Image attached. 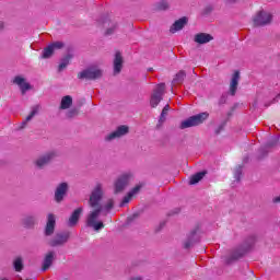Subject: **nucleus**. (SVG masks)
I'll use <instances>...</instances> for the list:
<instances>
[{
  "label": "nucleus",
  "mask_w": 280,
  "mask_h": 280,
  "mask_svg": "<svg viewBox=\"0 0 280 280\" xmlns=\"http://www.w3.org/2000/svg\"><path fill=\"white\" fill-rule=\"evenodd\" d=\"M240 176H242V166H238L234 172V177L236 180H240Z\"/></svg>",
  "instance_id": "nucleus-29"
},
{
  "label": "nucleus",
  "mask_w": 280,
  "mask_h": 280,
  "mask_svg": "<svg viewBox=\"0 0 280 280\" xmlns=\"http://www.w3.org/2000/svg\"><path fill=\"white\" fill-rule=\"evenodd\" d=\"M188 21L189 20L185 16L175 21V23L170 28V33L176 34V32H180V30H183V27H185L187 25Z\"/></svg>",
  "instance_id": "nucleus-14"
},
{
  "label": "nucleus",
  "mask_w": 280,
  "mask_h": 280,
  "mask_svg": "<svg viewBox=\"0 0 280 280\" xmlns=\"http://www.w3.org/2000/svg\"><path fill=\"white\" fill-rule=\"evenodd\" d=\"M71 104H73V98L69 95L63 96L61 98V104H60L61 110H67V108H71Z\"/></svg>",
  "instance_id": "nucleus-22"
},
{
  "label": "nucleus",
  "mask_w": 280,
  "mask_h": 280,
  "mask_svg": "<svg viewBox=\"0 0 280 280\" xmlns=\"http://www.w3.org/2000/svg\"><path fill=\"white\" fill-rule=\"evenodd\" d=\"M102 198H104V187L102 184H96L90 195L89 206L91 210L85 220L86 226L94 231H102V229H104V222L100 220V215H102V211L108 213L115 205L113 199H108L107 202L103 205Z\"/></svg>",
  "instance_id": "nucleus-1"
},
{
  "label": "nucleus",
  "mask_w": 280,
  "mask_h": 280,
  "mask_svg": "<svg viewBox=\"0 0 280 280\" xmlns=\"http://www.w3.org/2000/svg\"><path fill=\"white\" fill-rule=\"evenodd\" d=\"M131 178H132L131 173H125V174L120 175L114 184V191L116 194H121V191H124V189H126V187H128V183H130Z\"/></svg>",
  "instance_id": "nucleus-5"
},
{
  "label": "nucleus",
  "mask_w": 280,
  "mask_h": 280,
  "mask_svg": "<svg viewBox=\"0 0 280 280\" xmlns=\"http://www.w3.org/2000/svg\"><path fill=\"white\" fill-rule=\"evenodd\" d=\"M70 60H71V55H68L63 59H61L59 63V71H65V69H67V67L69 66Z\"/></svg>",
  "instance_id": "nucleus-24"
},
{
  "label": "nucleus",
  "mask_w": 280,
  "mask_h": 280,
  "mask_svg": "<svg viewBox=\"0 0 280 280\" xmlns=\"http://www.w3.org/2000/svg\"><path fill=\"white\" fill-rule=\"evenodd\" d=\"M4 25H3V22H0V32L1 30H3Z\"/></svg>",
  "instance_id": "nucleus-34"
},
{
  "label": "nucleus",
  "mask_w": 280,
  "mask_h": 280,
  "mask_svg": "<svg viewBox=\"0 0 280 280\" xmlns=\"http://www.w3.org/2000/svg\"><path fill=\"white\" fill-rule=\"evenodd\" d=\"M272 22V14L267 11H260L256 13V15L253 19V23L256 27H259L261 25H268Z\"/></svg>",
  "instance_id": "nucleus-6"
},
{
  "label": "nucleus",
  "mask_w": 280,
  "mask_h": 280,
  "mask_svg": "<svg viewBox=\"0 0 280 280\" xmlns=\"http://www.w3.org/2000/svg\"><path fill=\"white\" fill-rule=\"evenodd\" d=\"M272 202H275V203L280 202V196L275 197V198L272 199Z\"/></svg>",
  "instance_id": "nucleus-33"
},
{
  "label": "nucleus",
  "mask_w": 280,
  "mask_h": 280,
  "mask_svg": "<svg viewBox=\"0 0 280 280\" xmlns=\"http://www.w3.org/2000/svg\"><path fill=\"white\" fill-rule=\"evenodd\" d=\"M82 211H83L82 208H78L72 212L68 221V224L70 226H75V224H78V221L80 220V215H82Z\"/></svg>",
  "instance_id": "nucleus-19"
},
{
  "label": "nucleus",
  "mask_w": 280,
  "mask_h": 280,
  "mask_svg": "<svg viewBox=\"0 0 280 280\" xmlns=\"http://www.w3.org/2000/svg\"><path fill=\"white\" fill-rule=\"evenodd\" d=\"M54 159H56V152L54 151L47 152L35 160V165L39 170H43V167H45V165H49V163H51Z\"/></svg>",
  "instance_id": "nucleus-7"
},
{
  "label": "nucleus",
  "mask_w": 280,
  "mask_h": 280,
  "mask_svg": "<svg viewBox=\"0 0 280 280\" xmlns=\"http://www.w3.org/2000/svg\"><path fill=\"white\" fill-rule=\"evenodd\" d=\"M67 191H69V184L61 183L57 186L55 191V200L56 202H62L65 196H67Z\"/></svg>",
  "instance_id": "nucleus-10"
},
{
  "label": "nucleus",
  "mask_w": 280,
  "mask_h": 280,
  "mask_svg": "<svg viewBox=\"0 0 280 280\" xmlns=\"http://www.w3.org/2000/svg\"><path fill=\"white\" fill-rule=\"evenodd\" d=\"M128 130H129L128 126L126 125L119 126L115 131H113L106 137V141H113V139H119L128 135Z\"/></svg>",
  "instance_id": "nucleus-11"
},
{
  "label": "nucleus",
  "mask_w": 280,
  "mask_h": 280,
  "mask_svg": "<svg viewBox=\"0 0 280 280\" xmlns=\"http://www.w3.org/2000/svg\"><path fill=\"white\" fill-rule=\"evenodd\" d=\"M240 84V71H235L232 74L231 82H230V93L231 95H235L237 93V85Z\"/></svg>",
  "instance_id": "nucleus-15"
},
{
  "label": "nucleus",
  "mask_w": 280,
  "mask_h": 280,
  "mask_svg": "<svg viewBox=\"0 0 280 280\" xmlns=\"http://www.w3.org/2000/svg\"><path fill=\"white\" fill-rule=\"evenodd\" d=\"M35 222H36V218L32 215L25 217L23 220V224L26 228L34 226Z\"/></svg>",
  "instance_id": "nucleus-26"
},
{
  "label": "nucleus",
  "mask_w": 280,
  "mask_h": 280,
  "mask_svg": "<svg viewBox=\"0 0 280 280\" xmlns=\"http://www.w3.org/2000/svg\"><path fill=\"white\" fill-rule=\"evenodd\" d=\"M131 280H141V278L138 277V278H133V279H131Z\"/></svg>",
  "instance_id": "nucleus-36"
},
{
  "label": "nucleus",
  "mask_w": 280,
  "mask_h": 280,
  "mask_svg": "<svg viewBox=\"0 0 280 280\" xmlns=\"http://www.w3.org/2000/svg\"><path fill=\"white\" fill-rule=\"evenodd\" d=\"M165 93V84L160 83L156 85V88L153 90V93L151 95L150 105L152 108H156L159 104L161 103V100H163V95Z\"/></svg>",
  "instance_id": "nucleus-4"
},
{
  "label": "nucleus",
  "mask_w": 280,
  "mask_h": 280,
  "mask_svg": "<svg viewBox=\"0 0 280 280\" xmlns=\"http://www.w3.org/2000/svg\"><path fill=\"white\" fill-rule=\"evenodd\" d=\"M13 266L16 272H21V270H23V260L21 258H15Z\"/></svg>",
  "instance_id": "nucleus-27"
},
{
  "label": "nucleus",
  "mask_w": 280,
  "mask_h": 280,
  "mask_svg": "<svg viewBox=\"0 0 280 280\" xmlns=\"http://www.w3.org/2000/svg\"><path fill=\"white\" fill-rule=\"evenodd\" d=\"M189 246H191V244L185 243V248H189Z\"/></svg>",
  "instance_id": "nucleus-35"
},
{
  "label": "nucleus",
  "mask_w": 280,
  "mask_h": 280,
  "mask_svg": "<svg viewBox=\"0 0 280 280\" xmlns=\"http://www.w3.org/2000/svg\"><path fill=\"white\" fill-rule=\"evenodd\" d=\"M124 67V58L121 57L120 52H116L115 59H114V73L117 75V73H121V69Z\"/></svg>",
  "instance_id": "nucleus-17"
},
{
  "label": "nucleus",
  "mask_w": 280,
  "mask_h": 280,
  "mask_svg": "<svg viewBox=\"0 0 280 280\" xmlns=\"http://www.w3.org/2000/svg\"><path fill=\"white\" fill-rule=\"evenodd\" d=\"M186 73H185V71H179L176 75H175V78H174V80H173V84H180V82H183V80H185V78H186Z\"/></svg>",
  "instance_id": "nucleus-25"
},
{
  "label": "nucleus",
  "mask_w": 280,
  "mask_h": 280,
  "mask_svg": "<svg viewBox=\"0 0 280 280\" xmlns=\"http://www.w3.org/2000/svg\"><path fill=\"white\" fill-rule=\"evenodd\" d=\"M213 40V36L207 34V33H199L195 35V43H198L199 45H205L207 43H211Z\"/></svg>",
  "instance_id": "nucleus-18"
},
{
  "label": "nucleus",
  "mask_w": 280,
  "mask_h": 280,
  "mask_svg": "<svg viewBox=\"0 0 280 280\" xmlns=\"http://www.w3.org/2000/svg\"><path fill=\"white\" fill-rule=\"evenodd\" d=\"M69 240L68 235L57 234L55 240L50 242V246H60V244H65Z\"/></svg>",
  "instance_id": "nucleus-21"
},
{
  "label": "nucleus",
  "mask_w": 280,
  "mask_h": 280,
  "mask_svg": "<svg viewBox=\"0 0 280 280\" xmlns=\"http://www.w3.org/2000/svg\"><path fill=\"white\" fill-rule=\"evenodd\" d=\"M55 229H56V215H54L52 213H49L47 215V223H46L45 234L46 235H52Z\"/></svg>",
  "instance_id": "nucleus-13"
},
{
  "label": "nucleus",
  "mask_w": 280,
  "mask_h": 280,
  "mask_svg": "<svg viewBox=\"0 0 280 280\" xmlns=\"http://www.w3.org/2000/svg\"><path fill=\"white\" fill-rule=\"evenodd\" d=\"M170 113V105H165L164 108L162 109L161 116H160V121H164L165 117Z\"/></svg>",
  "instance_id": "nucleus-28"
},
{
  "label": "nucleus",
  "mask_w": 280,
  "mask_h": 280,
  "mask_svg": "<svg viewBox=\"0 0 280 280\" xmlns=\"http://www.w3.org/2000/svg\"><path fill=\"white\" fill-rule=\"evenodd\" d=\"M104 74V70L98 65H92L79 73V78L85 80H98Z\"/></svg>",
  "instance_id": "nucleus-3"
},
{
  "label": "nucleus",
  "mask_w": 280,
  "mask_h": 280,
  "mask_svg": "<svg viewBox=\"0 0 280 280\" xmlns=\"http://www.w3.org/2000/svg\"><path fill=\"white\" fill-rule=\"evenodd\" d=\"M75 115H78V110L77 109H72V110L67 113V117H75Z\"/></svg>",
  "instance_id": "nucleus-31"
},
{
  "label": "nucleus",
  "mask_w": 280,
  "mask_h": 280,
  "mask_svg": "<svg viewBox=\"0 0 280 280\" xmlns=\"http://www.w3.org/2000/svg\"><path fill=\"white\" fill-rule=\"evenodd\" d=\"M54 259H56V252H48L43 261L42 270L45 272L46 270H49L51 268V265L54 264Z\"/></svg>",
  "instance_id": "nucleus-12"
},
{
  "label": "nucleus",
  "mask_w": 280,
  "mask_h": 280,
  "mask_svg": "<svg viewBox=\"0 0 280 280\" xmlns=\"http://www.w3.org/2000/svg\"><path fill=\"white\" fill-rule=\"evenodd\" d=\"M167 8H170V3H167V1L160 2V4H159L160 10H167Z\"/></svg>",
  "instance_id": "nucleus-30"
},
{
  "label": "nucleus",
  "mask_w": 280,
  "mask_h": 280,
  "mask_svg": "<svg viewBox=\"0 0 280 280\" xmlns=\"http://www.w3.org/2000/svg\"><path fill=\"white\" fill-rule=\"evenodd\" d=\"M116 30H117V26H116V25H113L110 28H108V30L106 31V34H107V35H110V34H113Z\"/></svg>",
  "instance_id": "nucleus-32"
},
{
  "label": "nucleus",
  "mask_w": 280,
  "mask_h": 280,
  "mask_svg": "<svg viewBox=\"0 0 280 280\" xmlns=\"http://www.w3.org/2000/svg\"><path fill=\"white\" fill-rule=\"evenodd\" d=\"M205 172L197 173L190 177L189 185H197L201 179L205 178Z\"/></svg>",
  "instance_id": "nucleus-23"
},
{
  "label": "nucleus",
  "mask_w": 280,
  "mask_h": 280,
  "mask_svg": "<svg viewBox=\"0 0 280 280\" xmlns=\"http://www.w3.org/2000/svg\"><path fill=\"white\" fill-rule=\"evenodd\" d=\"M207 119H209V113L197 114L182 121L180 128L182 130H185V128H194V126H200V124L207 121Z\"/></svg>",
  "instance_id": "nucleus-2"
},
{
  "label": "nucleus",
  "mask_w": 280,
  "mask_h": 280,
  "mask_svg": "<svg viewBox=\"0 0 280 280\" xmlns=\"http://www.w3.org/2000/svg\"><path fill=\"white\" fill-rule=\"evenodd\" d=\"M139 191H141V185H137L132 190H130L127 194V196H125L122 198L120 207H124V206L128 205V202H130L132 200V198H135V196H137V194H139Z\"/></svg>",
  "instance_id": "nucleus-16"
},
{
  "label": "nucleus",
  "mask_w": 280,
  "mask_h": 280,
  "mask_svg": "<svg viewBox=\"0 0 280 280\" xmlns=\"http://www.w3.org/2000/svg\"><path fill=\"white\" fill-rule=\"evenodd\" d=\"M13 84H16L19 86L22 95H25L27 91H32V84L27 82V79L23 78L22 75H18L13 79Z\"/></svg>",
  "instance_id": "nucleus-8"
},
{
  "label": "nucleus",
  "mask_w": 280,
  "mask_h": 280,
  "mask_svg": "<svg viewBox=\"0 0 280 280\" xmlns=\"http://www.w3.org/2000/svg\"><path fill=\"white\" fill-rule=\"evenodd\" d=\"M63 47L65 44L62 42H55L44 49L42 58H51L57 49H62Z\"/></svg>",
  "instance_id": "nucleus-9"
},
{
  "label": "nucleus",
  "mask_w": 280,
  "mask_h": 280,
  "mask_svg": "<svg viewBox=\"0 0 280 280\" xmlns=\"http://www.w3.org/2000/svg\"><path fill=\"white\" fill-rule=\"evenodd\" d=\"M40 110V106H34L30 113V115L22 121V128H25L27 126L28 121H32L36 115H38V112Z\"/></svg>",
  "instance_id": "nucleus-20"
}]
</instances>
